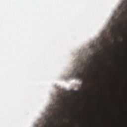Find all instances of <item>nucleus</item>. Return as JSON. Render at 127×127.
<instances>
[{
    "instance_id": "obj_3",
    "label": "nucleus",
    "mask_w": 127,
    "mask_h": 127,
    "mask_svg": "<svg viewBox=\"0 0 127 127\" xmlns=\"http://www.w3.org/2000/svg\"><path fill=\"white\" fill-rule=\"evenodd\" d=\"M99 80H127V79H99Z\"/></svg>"
},
{
    "instance_id": "obj_7",
    "label": "nucleus",
    "mask_w": 127,
    "mask_h": 127,
    "mask_svg": "<svg viewBox=\"0 0 127 127\" xmlns=\"http://www.w3.org/2000/svg\"><path fill=\"white\" fill-rule=\"evenodd\" d=\"M104 72H105V73H108V70H105Z\"/></svg>"
},
{
    "instance_id": "obj_10",
    "label": "nucleus",
    "mask_w": 127,
    "mask_h": 127,
    "mask_svg": "<svg viewBox=\"0 0 127 127\" xmlns=\"http://www.w3.org/2000/svg\"><path fill=\"white\" fill-rule=\"evenodd\" d=\"M89 60H91V58L89 59Z\"/></svg>"
},
{
    "instance_id": "obj_11",
    "label": "nucleus",
    "mask_w": 127,
    "mask_h": 127,
    "mask_svg": "<svg viewBox=\"0 0 127 127\" xmlns=\"http://www.w3.org/2000/svg\"><path fill=\"white\" fill-rule=\"evenodd\" d=\"M83 80H86V79H84Z\"/></svg>"
},
{
    "instance_id": "obj_6",
    "label": "nucleus",
    "mask_w": 127,
    "mask_h": 127,
    "mask_svg": "<svg viewBox=\"0 0 127 127\" xmlns=\"http://www.w3.org/2000/svg\"><path fill=\"white\" fill-rule=\"evenodd\" d=\"M55 110H56V111H59V108H56L55 109Z\"/></svg>"
},
{
    "instance_id": "obj_2",
    "label": "nucleus",
    "mask_w": 127,
    "mask_h": 127,
    "mask_svg": "<svg viewBox=\"0 0 127 127\" xmlns=\"http://www.w3.org/2000/svg\"><path fill=\"white\" fill-rule=\"evenodd\" d=\"M57 98H58V100H57V104H58V105H60V102H61L62 100H63V99H64V97H63L62 94L58 93L57 95Z\"/></svg>"
},
{
    "instance_id": "obj_5",
    "label": "nucleus",
    "mask_w": 127,
    "mask_h": 127,
    "mask_svg": "<svg viewBox=\"0 0 127 127\" xmlns=\"http://www.w3.org/2000/svg\"><path fill=\"white\" fill-rule=\"evenodd\" d=\"M93 57V58H94L95 61H96V60H97V56H96V55H94Z\"/></svg>"
},
{
    "instance_id": "obj_4",
    "label": "nucleus",
    "mask_w": 127,
    "mask_h": 127,
    "mask_svg": "<svg viewBox=\"0 0 127 127\" xmlns=\"http://www.w3.org/2000/svg\"><path fill=\"white\" fill-rule=\"evenodd\" d=\"M52 119H53L52 117H50L48 118V121H49V122H51L52 121Z\"/></svg>"
},
{
    "instance_id": "obj_12",
    "label": "nucleus",
    "mask_w": 127,
    "mask_h": 127,
    "mask_svg": "<svg viewBox=\"0 0 127 127\" xmlns=\"http://www.w3.org/2000/svg\"><path fill=\"white\" fill-rule=\"evenodd\" d=\"M65 103H66V102L65 101Z\"/></svg>"
},
{
    "instance_id": "obj_8",
    "label": "nucleus",
    "mask_w": 127,
    "mask_h": 127,
    "mask_svg": "<svg viewBox=\"0 0 127 127\" xmlns=\"http://www.w3.org/2000/svg\"><path fill=\"white\" fill-rule=\"evenodd\" d=\"M114 27H113V30H114Z\"/></svg>"
},
{
    "instance_id": "obj_9",
    "label": "nucleus",
    "mask_w": 127,
    "mask_h": 127,
    "mask_svg": "<svg viewBox=\"0 0 127 127\" xmlns=\"http://www.w3.org/2000/svg\"><path fill=\"white\" fill-rule=\"evenodd\" d=\"M117 42H119V41H117Z\"/></svg>"
},
{
    "instance_id": "obj_1",
    "label": "nucleus",
    "mask_w": 127,
    "mask_h": 127,
    "mask_svg": "<svg viewBox=\"0 0 127 127\" xmlns=\"http://www.w3.org/2000/svg\"><path fill=\"white\" fill-rule=\"evenodd\" d=\"M84 74L87 75H95V74H101V70L97 71L94 68L89 67L88 70L85 69L84 71L82 68L76 67L73 72L69 76V79H81Z\"/></svg>"
}]
</instances>
